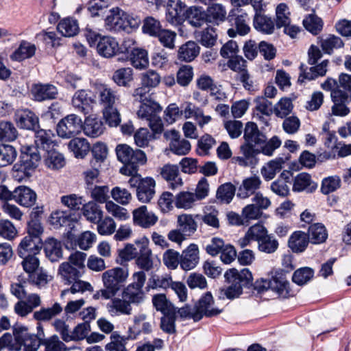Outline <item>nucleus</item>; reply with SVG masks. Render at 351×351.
Masks as SVG:
<instances>
[{"mask_svg":"<svg viewBox=\"0 0 351 351\" xmlns=\"http://www.w3.org/2000/svg\"><path fill=\"white\" fill-rule=\"evenodd\" d=\"M44 250L47 257L52 262L58 261L62 256L61 242L53 238L45 241Z\"/></svg>","mask_w":351,"mask_h":351,"instance_id":"nucleus-39","label":"nucleus"},{"mask_svg":"<svg viewBox=\"0 0 351 351\" xmlns=\"http://www.w3.org/2000/svg\"><path fill=\"white\" fill-rule=\"evenodd\" d=\"M283 163L284 160L282 158H275L266 163L261 169L263 178L267 181L272 180L281 170Z\"/></svg>","mask_w":351,"mask_h":351,"instance_id":"nucleus-40","label":"nucleus"},{"mask_svg":"<svg viewBox=\"0 0 351 351\" xmlns=\"http://www.w3.org/2000/svg\"><path fill=\"white\" fill-rule=\"evenodd\" d=\"M241 152L242 156L234 158L235 162L241 167H253L258 162L256 156L261 153V149L259 147L244 143L241 146Z\"/></svg>","mask_w":351,"mask_h":351,"instance_id":"nucleus-17","label":"nucleus"},{"mask_svg":"<svg viewBox=\"0 0 351 351\" xmlns=\"http://www.w3.org/2000/svg\"><path fill=\"white\" fill-rule=\"evenodd\" d=\"M82 130L84 134L91 138H96L100 136L104 130L102 121L97 117L89 116L86 118Z\"/></svg>","mask_w":351,"mask_h":351,"instance_id":"nucleus-32","label":"nucleus"},{"mask_svg":"<svg viewBox=\"0 0 351 351\" xmlns=\"http://www.w3.org/2000/svg\"><path fill=\"white\" fill-rule=\"evenodd\" d=\"M199 42L206 47H212L216 43L217 34L213 27H206L197 36Z\"/></svg>","mask_w":351,"mask_h":351,"instance_id":"nucleus-60","label":"nucleus"},{"mask_svg":"<svg viewBox=\"0 0 351 351\" xmlns=\"http://www.w3.org/2000/svg\"><path fill=\"white\" fill-rule=\"evenodd\" d=\"M133 282L128 285L123 291V296L130 304H140L145 299L143 287L146 280L143 271L134 272L132 275Z\"/></svg>","mask_w":351,"mask_h":351,"instance_id":"nucleus-7","label":"nucleus"},{"mask_svg":"<svg viewBox=\"0 0 351 351\" xmlns=\"http://www.w3.org/2000/svg\"><path fill=\"white\" fill-rule=\"evenodd\" d=\"M199 250L195 244H191L184 250L180 256V267L182 269L188 271L193 269L199 260Z\"/></svg>","mask_w":351,"mask_h":351,"instance_id":"nucleus-27","label":"nucleus"},{"mask_svg":"<svg viewBox=\"0 0 351 351\" xmlns=\"http://www.w3.org/2000/svg\"><path fill=\"white\" fill-rule=\"evenodd\" d=\"M232 20H234L235 29L231 28L228 30L229 36L234 37L237 34L244 36L249 33L250 27L248 25V15L246 13L238 15Z\"/></svg>","mask_w":351,"mask_h":351,"instance_id":"nucleus-38","label":"nucleus"},{"mask_svg":"<svg viewBox=\"0 0 351 351\" xmlns=\"http://www.w3.org/2000/svg\"><path fill=\"white\" fill-rule=\"evenodd\" d=\"M185 5L180 0H169L167 5L166 20L173 25H178L184 21Z\"/></svg>","mask_w":351,"mask_h":351,"instance_id":"nucleus-15","label":"nucleus"},{"mask_svg":"<svg viewBox=\"0 0 351 351\" xmlns=\"http://www.w3.org/2000/svg\"><path fill=\"white\" fill-rule=\"evenodd\" d=\"M154 306L158 311L162 314H167L176 311V308L169 301L165 294L160 293L154 295L152 298Z\"/></svg>","mask_w":351,"mask_h":351,"instance_id":"nucleus-54","label":"nucleus"},{"mask_svg":"<svg viewBox=\"0 0 351 351\" xmlns=\"http://www.w3.org/2000/svg\"><path fill=\"white\" fill-rule=\"evenodd\" d=\"M290 11L287 5L285 3L278 4L276 8V23L277 28H281L291 23Z\"/></svg>","mask_w":351,"mask_h":351,"instance_id":"nucleus-57","label":"nucleus"},{"mask_svg":"<svg viewBox=\"0 0 351 351\" xmlns=\"http://www.w3.org/2000/svg\"><path fill=\"white\" fill-rule=\"evenodd\" d=\"M118 160L132 171L136 170L138 165H143L146 162L145 154L140 150H134L126 144H119L115 149Z\"/></svg>","mask_w":351,"mask_h":351,"instance_id":"nucleus-6","label":"nucleus"},{"mask_svg":"<svg viewBox=\"0 0 351 351\" xmlns=\"http://www.w3.org/2000/svg\"><path fill=\"white\" fill-rule=\"evenodd\" d=\"M130 61L132 66L137 69L147 68L149 65L147 51L141 48H132L130 52Z\"/></svg>","mask_w":351,"mask_h":351,"instance_id":"nucleus-42","label":"nucleus"},{"mask_svg":"<svg viewBox=\"0 0 351 351\" xmlns=\"http://www.w3.org/2000/svg\"><path fill=\"white\" fill-rule=\"evenodd\" d=\"M224 278L229 285L224 289V294L228 299L238 298L243 293V288H249L252 285V274L247 268L240 271L235 268L229 269L225 272Z\"/></svg>","mask_w":351,"mask_h":351,"instance_id":"nucleus-1","label":"nucleus"},{"mask_svg":"<svg viewBox=\"0 0 351 351\" xmlns=\"http://www.w3.org/2000/svg\"><path fill=\"white\" fill-rule=\"evenodd\" d=\"M302 23L305 29L314 35L318 34L323 27L322 20L313 14L306 16L304 19Z\"/></svg>","mask_w":351,"mask_h":351,"instance_id":"nucleus-59","label":"nucleus"},{"mask_svg":"<svg viewBox=\"0 0 351 351\" xmlns=\"http://www.w3.org/2000/svg\"><path fill=\"white\" fill-rule=\"evenodd\" d=\"M308 234L302 231H295L289 237L288 245L293 252H304L309 243Z\"/></svg>","mask_w":351,"mask_h":351,"instance_id":"nucleus-33","label":"nucleus"},{"mask_svg":"<svg viewBox=\"0 0 351 351\" xmlns=\"http://www.w3.org/2000/svg\"><path fill=\"white\" fill-rule=\"evenodd\" d=\"M132 214L134 223L144 228L153 226L158 221V217L152 212H149L146 206L134 209Z\"/></svg>","mask_w":351,"mask_h":351,"instance_id":"nucleus-21","label":"nucleus"},{"mask_svg":"<svg viewBox=\"0 0 351 351\" xmlns=\"http://www.w3.org/2000/svg\"><path fill=\"white\" fill-rule=\"evenodd\" d=\"M17 130L12 123L10 121L0 122V141H13L17 137Z\"/></svg>","mask_w":351,"mask_h":351,"instance_id":"nucleus-62","label":"nucleus"},{"mask_svg":"<svg viewBox=\"0 0 351 351\" xmlns=\"http://www.w3.org/2000/svg\"><path fill=\"white\" fill-rule=\"evenodd\" d=\"M82 213L86 219L92 223H98L103 217V211L100 206L92 201L83 205Z\"/></svg>","mask_w":351,"mask_h":351,"instance_id":"nucleus-44","label":"nucleus"},{"mask_svg":"<svg viewBox=\"0 0 351 351\" xmlns=\"http://www.w3.org/2000/svg\"><path fill=\"white\" fill-rule=\"evenodd\" d=\"M151 255V250L147 245H141L139 250V256L136 260L138 267L145 271H149L152 269L153 261Z\"/></svg>","mask_w":351,"mask_h":351,"instance_id":"nucleus-56","label":"nucleus"},{"mask_svg":"<svg viewBox=\"0 0 351 351\" xmlns=\"http://www.w3.org/2000/svg\"><path fill=\"white\" fill-rule=\"evenodd\" d=\"M32 94L35 100L42 101L55 99L58 95L57 88L51 84H35L32 88Z\"/></svg>","mask_w":351,"mask_h":351,"instance_id":"nucleus-29","label":"nucleus"},{"mask_svg":"<svg viewBox=\"0 0 351 351\" xmlns=\"http://www.w3.org/2000/svg\"><path fill=\"white\" fill-rule=\"evenodd\" d=\"M41 157V153L29 148L28 152L22 154L20 164H16L14 168L18 173H23L26 177H29L38 167Z\"/></svg>","mask_w":351,"mask_h":351,"instance_id":"nucleus-10","label":"nucleus"},{"mask_svg":"<svg viewBox=\"0 0 351 351\" xmlns=\"http://www.w3.org/2000/svg\"><path fill=\"white\" fill-rule=\"evenodd\" d=\"M128 269L125 267H114L102 274V282L104 288L102 289L103 299L109 300L115 296L121 289L123 284L128 278Z\"/></svg>","mask_w":351,"mask_h":351,"instance_id":"nucleus-2","label":"nucleus"},{"mask_svg":"<svg viewBox=\"0 0 351 351\" xmlns=\"http://www.w3.org/2000/svg\"><path fill=\"white\" fill-rule=\"evenodd\" d=\"M82 130V120L75 114H71L62 119L57 125V133L64 138H70L77 135Z\"/></svg>","mask_w":351,"mask_h":351,"instance_id":"nucleus-9","label":"nucleus"},{"mask_svg":"<svg viewBox=\"0 0 351 351\" xmlns=\"http://www.w3.org/2000/svg\"><path fill=\"white\" fill-rule=\"evenodd\" d=\"M97 51L101 56L110 58L119 54V42L110 36H103L98 41Z\"/></svg>","mask_w":351,"mask_h":351,"instance_id":"nucleus-18","label":"nucleus"},{"mask_svg":"<svg viewBox=\"0 0 351 351\" xmlns=\"http://www.w3.org/2000/svg\"><path fill=\"white\" fill-rule=\"evenodd\" d=\"M186 19L193 27H200L208 23L206 12L199 7L192 6L186 11Z\"/></svg>","mask_w":351,"mask_h":351,"instance_id":"nucleus-37","label":"nucleus"},{"mask_svg":"<svg viewBox=\"0 0 351 351\" xmlns=\"http://www.w3.org/2000/svg\"><path fill=\"white\" fill-rule=\"evenodd\" d=\"M45 158L46 166L52 169H59L65 165V160L63 155L54 149L42 155Z\"/></svg>","mask_w":351,"mask_h":351,"instance_id":"nucleus-52","label":"nucleus"},{"mask_svg":"<svg viewBox=\"0 0 351 351\" xmlns=\"http://www.w3.org/2000/svg\"><path fill=\"white\" fill-rule=\"evenodd\" d=\"M129 184L132 187H136V197L142 203H149L156 193V182L154 178L146 177L141 179L132 178Z\"/></svg>","mask_w":351,"mask_h":351,"instance_id":"nucleus-8","label":"nucleus"},{"mask_svg":"<svg viewBox=\"0 0 351 351\" xmlns=\"http://www.w3.org/2000/svg\"><path fill=\"white\" fill-rule=\"evenodd\" d=\"M160 174L169 182V186L171 189H176L182 185V180L179 176V169L177 165H165L162 168Z\"/></svg>","mask_w":351,"mask_h":351,"instance_id":"nucleus-30","label":"nucleus"},{"mask_svg":"<svg viewBox=\"0 0 351 351\" xmlns=\"http://www.w3.org/2000/svg\"><path fill=\"white\" fill-rule=\"evenodd\" d=\"M68 147L76 158H84L89 152L90 145L85 138H75L70 141Z\"/></svg>","mask_w":351,"mask_h":351,"instance_id":"nucleus-45","label":"nucleus"},{"mask_svg":"<svg viewBox=\"0 0 351 351\" xmlns=\"http://www.w3.org/2000/svg\"><path fill=\"white\" fill-rule=\"evenodd\" d=\"M16 157L15 149L9 145H0V167L12 164Z\"/></svg>","mask_w":351,"mask_h":351,"instance_id":"nucleus-63","label":"nucleus"},{"mask_svg":"<svg viewBox=\"0 0 351 351\" xmlns=\"http://www.w3.org/2000/svg\"><path fill=\"white\" fill-rule=\"evenodd\" d=\"M37 329V335H34L28 332L27 328L25 326H19L14 328L15 340L19 342V346H20V350H38L40 346L43 344L45 335L43 327L40 324H38Z\"/></svg>","mask_w":351,"mask_h":351,"instance_id":"nucleus-5","label":"nucleus"},{"mask_svg":"<svg viewBox=\"0 0 351 351\" xmlns=\"http://www.w3.org/2000/svg\"><path fill=\"white\" fill-rule=\"evenodd\" d=\"M80 269L71 265L69 263H62L59 267V274L61 277L66 281V283L71 284L74 280L80 276Z\"/></svg>","mask_w":351,"mask_h":351,"instance_id":"nucleus-55","label":"nucleus"},{"mask_svg":"<svg viewBox=\"0 0 351 351\" xmlns=\"http://www.w3.org/2000/svg\"><path fill=\"white\" fill-rule=\"evenodd\" d=\"M36 50V47L34 44L23 40L19 47L11 54L10 58L12 60L21 62L33 57Z\"/></svg>","mask_w":351,"mask_h":351,"instance_id":"nucleus-34","label":"nucleus"},{"mask_svg":"<svg viewBox=\"0 0 351 351\" xmlns=\"http://www.w3.org/2000/svg\"><path fill=\"white\" fill-rule=\"evenodd\" d=\"M199 47L194 41H188L181 45L178 51V58L182 61L190 62L199 53Z\"/></svg>","mask_w":351,"mask_h":351,"instance_id":"nucleus-35","label":"nucleus"},{"mask_svg":"<svg viewBox=\"0 0 351 351\" xmlns=\"http://www.w3.org/2000/svg\"><path fill=\"white\" fill-rule=\"evenodd\" d=\"M36 194L30 188L19 186L14 190V200L24 207H32L36 201Z\"/></svg>","mask_w":351,"mask_h":351,"instance_id":"nucleus-26","label":"nucleus"},{"mask_svg":"<svg viewBox=\"0 0 351 351\" xmlns=\"http://www.w3.org/2000/svg\"><path fill=\"white\" fill-rule=\"evenodd\" d=\"M172 277L170 274H165L162 275L152 273L147 283L146 289L147 291L150 289H167L171 286Z\"/></svg>","mask_w":351,"mask_h":351,"instance_id":"nucleus-36","label":"nucleus"},{"mask_svg":"<svg viewBox=\"0 0 351 351\" xmlns=\"http://www.w3.org/2000/svg\"><path fill=\"white\" fill-rule=\"evenodd\" d=\"M15 121L20 128L36 130L38 128V117L28 109H21L15 113Z\"/></svg>","mask_w":351,"mask_h":351,"instance_id":"nucleus-20","label":"nucleus"},{"mask_svg":"<svg viewBox=\"0 0 351 351\" xmlns=\"http://www.w3.org/2000/svg\"><path fill=\"white\" fill-rule=\"evenodd\" d=\"M317 187V184L311 179L310 174L300 173L298 174L293 180V191L295 192L306 191L313 192Z\"/></svg>","mask_w":351,"mask_h":351,"instance_id":"nucleus-31","label":"nucleus"},{"mask_svg":"<svg viewBox=\"0 0 351 351\" xmlns=\"http://www.w3.org/2000/svg\"><path fill=\"white\" fill-rule=\"evenodd\" d=\"M162 111V107L154 101L143 103L141 104L136 114L139 119L145 120L154 133H162L163 131V123L159 115Z\"/></svg>","mask_w":351,"mask_h":351,"instance_id":"nucleus-4","label":"nucleus"},{"mask_svg":"<svg viewBox=\"0 0 351 351\" xmlns=\"http://www.w3.org/2000/svg\"><path fill=\"white\" fill-rule=\"evenodd\" d=\"M293 105L289 97L281 98L274 106V113L276 117L283 119L292 112Z\"/></svg>","mask_w":351,"mask_h":351,"instance_id":"nucleus-58","label":"nucleus"},{"mask_svg":"<svg viewBox=\"0 0 351 351\" xmlns=\"http://www.w3.org/2000/svg\"><path fill=\"white\" fill-rule=\"evenodd\" d=\"M42 246L40 238H32L31 236H25L19 245L18 254L19 256H25L29 254L36 255L39 253Z\"/></svg>","mask_w":351,"mask_h":351,"instance_id":"nucleus-25","label":"nucleus"},{"mask_svg":"<svg viewBox=\"0 0 351 351\" xmlns=\"http://www.w3.org/2000/svg\"><path fill=\"white\" fill-rule=\"evenodd\" d=\"M162 133H150L148 129L141 128L134 134V138L136 145L139 147H145L150 141L156 139Z\"/></svg>","mask_w":351,"mask_h":351,"instance_id":"nucleus-50","label":"nucleus"},{"mask_svg":"<svg viewBox=\"0 0 351 351\" xmlns=\"http://www.w3.org/2000/svg\"><path fill=\"white\" fill-rule=\"evenodd\" d=\"M208 18V23L219 24L223 21L226 17V10L220 3H214L208 7L206 12Z\"/></svg>","mask_w":351,"mask_h":351,"instance_id":"nucleus-49","label":"nucleus"},{"mask_svg":"<svg viewBox=\"0 0 351 351\" xmlns=\"http://www.w3.org/2000/svg\"><path fill=\"white\" fill-rule=\"evenodd\" d=\"M57 29L63 36L72 37L78 33L79 25L76 20L65 18L59 22Z\"/></svg>","mask_w":351,"mask_h":351,"instance_id":"nucleus-43","label":"nucleus"},{"mask_svg":"<svg viewBox=\"0 0 351 351\" xmlns=\"http://www.w3.org/2000/svg\"><path fill=\"white\" fill-rule=\"evenodd\" d=\"M197 202L196 196L193 193L182 191L178 193L175 197V206L178 208L188 210L191 208Z\"/></svg>","mask_w":351,"mask_h":351,"instance_id":"nucleus-51","label":"nucleus"},{"mask_svg":"<svg viewBox=\"0 0 351 351\" xmlns=\"http://www.w3.org/2000/svg\"><path fill=\"white\" fill-rule=\"evenodd\" d=\"M85 304V300L80 298L76 300L69 301L64 308L65 315L69 318L78 312ZM63 308L58 302H55L52 306L41 308L34 313V318L40 322H48L56 316L60 315Z\"/></svg>","mask_w":351,"mask_h":351,"instance_id":"nucleus-3","label":"nucleus"},{"mask_svg":"<svg viewBox=\"0 0 351 351\" xmlns=\"http://www.w3.org/2000/svg\"><path fill=\"white\" fill-rule=\"evenodd\" d=\"M53 132L49 130H38L34 135L35 152L41 153V156L54 149L56 143L53 140Z\"/></svg>","mask_w":351,"mask_h":351,"instance_id":"nucleus-13","label":"nucleus"},{"mask_svg":"<svg viewBox=\"0 0 351 351\" xmlns=\"http://www.w3.org/2000/svg\"><path fill=\"white\" fill-rule=\"evenodd\" d=\"M333 105L331 110L332 114L335 116L345 117L350 113V109L347 104L351 101V93L350 95L340 89H335L330 93Z\"/></svg>","mask_w":351,"mask_h":351,"instance_id":"nucleus-11","label":"nucleus"},{"mask_svg":"<svg viewBox=\"0 0 351 351\" xmlns=\"http://www.w3.org/2000/svg\"><path fill=\"white\" fill-rule=\"evenodd\" d=\"M261 180L257 176L245 178L238 188L237 196L240 199H247L256 193L261 185Z\"/></svg>","mask_w":351,"mask_h":351,"instance_id":"nucleus-22","label":"nucleus"},{"mask_svg":"<svg viewBox=\"0 0 351 351\" xmlns=\"http://www.w3.org/2000/svg\"><path fill=\"white\" fill-rule=\"evenodd\" d=\"M195 306L197 313L201 316V319L204 316L206 317H212L221 313V309L215 306L214 300L210 292H207L203 295Z\"/></svg>","mask_w":351,"mask_h":351,"instance_id":"nucleus-14","label":"nucleus"},{"mask_svg":"<svg viewBox=\"0 0 351 351\" xmlns=\"http://www.w3.org/2000/svg\"><path fill=\"white\" fill-rule=\"evenodd\" d=\"M106 304L108 313L112 317L131 314L132 306L125 298L112 297Z\"/></svg>","mask_w":351,"mask_h":351,"instance_id":"nucleus-24","label":"nucleus"},{"mask_svg":"<svg viewBox=\"0 0 351 351\" xmlns=\"http://www.w3.org/2000/svg\"><path fill=\"white\" fill-rule=\"evenodd\" d=\"M236 192V187L231 182H226L220 185L216 193L217 199L221 204H230Z\"/></svg>","mask_w":351,"mask_h":351,"instance_id":"nucleus-47","label":"nucleus"},{"mask_svg":"<svg viewBox=\"0 0 351 351\" xmlns=\"http://www.w3.org/2000/svg\"><path fill=\"white\" fill-rule=\"evenodd\" d=\"M93 99L90 91L85 89L77 90L73 95L71 99L72 106L78 111L87 114L91 105L93 104Z\"/></svg>","mask_w":351,"mask_h":351,"instance_id":"nucleus-23","label":"nucleus"},{"mask_svg":"<svg viewBox=\"0 0 351 351\" xmlns=\"http://www.w3.org/2000/svg\"><path fill=\"white\" fill-rule=\"evenodd\" d=\"M132 69L131 68H121L117 69L113 74L114 82L120 86H126L133 77Z\"/></svg>","mask_w":351,"mask_h":351,"instance_id":"nucleus-64","label":"nucleus"},{"mask_svg":"<svg viewBox=\"0 0 351 351\" xmlns=\"http://www.w3.org/2000/svg\"><path fill=\"white\" fill-rule=\"evenodd\" d=\"M50 223L54 228H58L65 226H71V217L66 211L56 210L51 214Z\"/></svg>","mask_w":351,"mask_h":351,"instance_id":"nucleus-61","label":"nucleus"},{"mask_svg":"<svg viewBox=\"0 0 351 351\" xmlns=\"http://www.w3.org/2000/svg\"><path fill=\"white\" fill-rule=\"evenodd\" d=\"M269 290L280 297L286 298L289 294V282L282 276H274L269 278Z\"/></svg>","mask_w":351,"mask_h":351,"instance_id":"nucleus-46","label":"nucleus"},{"mask_svg":"<svg viewBox=\"0 0 351 351\" xmlns=\"http://www.w3.org/2000/svg\"><path fill=\"white\" fill-rule=\"evenodd\" d=\"M219 214V210L214 206H208L204 208L201 219L206 225L212 228L218 229L220 226Z\"/></svg>","mask_w":351,"mask_h":351,"instance_id":"nucleus-53","label":"nucleus"},{"mask_svg":"<svg viewBox=\"0 0 351 351\" xmlns=\"http://www.w3.org/2000/svg\"><path fill=\"white\" fill-rule=\"evenodd\" d=\"M329 61L323 60L321 63L308 68L302 63L300 66V75L298 79L299 83H304L306 80L311 81L318 77L324 76L328 71Z\"/></svg>","mask_w":351,"mask_h":351,"instance_id":"nucleus-12","label":"nucleus"},{"mask_svg":"<svg viewBox=\"0 0 351 351\" xmlns=\"http://www.w3.org/2000/svg\"><path fill=\"white\" fill-rule=\"evenodd\" d=\"M125 12L119 8L109 10L105 19V27L107 30L119 32L124 30Z\"/></svg>","mask_w":351,"mask_h":351,"instance_id":"nucleus-19","label":"nucleus"},{"mask_svg":"<svg viewBox=\"0 0 351 351\" xmlns=\"http://www.w3.org/2000/svg\"><path fill=\"white\" fill-rule=\"evenodd\" d=\"M308 236L311 243L319 244L326 240L328 233L325 226L322 223H315L308 228Z\"/></svg>","mask_w":351,"mask_h":351,"instance_id":"nucleus-41","label":"nucleus"},{"mask_svg":"<svg viewBox=\"0 0 351 351\" xmlns=\"http://www.w3.org/2000/svg\"><path fill=\"white\" fill-rule=\"evenodd\" d=\"M178 223L180 230L186 236L192 235L197 230V225L193 215L183 214L178 217Z\"/></svg>","mask_w":351,"mask_h":351,"instance_id":"nucleus-48","label":"nucleus"},{"mask_svg":"<svg viewBox=\"0 0 351 351\" xmlns=\"http://www.w3.org/2000/svg\"><path fill=\"white\" fill-rule=\"evenodd\" d=\"M95 94L104 109L114 106L119 99L117 92L107 84H101L97 85Z\"/></svg>","mask_w":351,"mask_h":351,"instance_id":"nucleus-16","label":"nucleus"},{"mask_svg":"<svg viewBox=\"0 0 351 351\" xmlns=\"http://www.w3.org/2000/svg\"><path fill=\"white\" fill-rule=\"evenodd\" d=\"M253 26L256 31L266 35L272 34L276 28L274 19L266 14L254 15Z\"/></svg>","mask_w":351,"mask_h":351,"instance_id":"nucleus-28","label":"nucleus"}]
</instances>
